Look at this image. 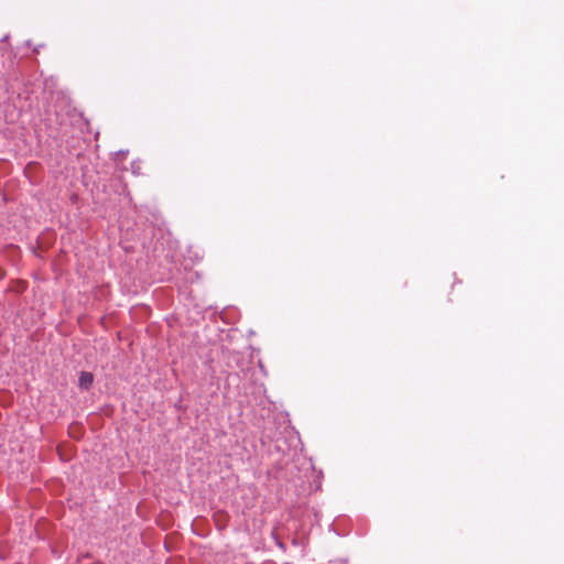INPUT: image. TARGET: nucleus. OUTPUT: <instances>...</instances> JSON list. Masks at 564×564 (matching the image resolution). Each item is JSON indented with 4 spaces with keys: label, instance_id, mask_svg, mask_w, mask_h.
Wrapping results in <instances>:
<instances>
[{
    "label": "nucleus",
    "instance_id": "3",
    "mask_svg": "<svg viewBox=\"0 0 564 564\" xmlns=\"http://www.w3.org/2000/svg\"><path fill=\"white\" fill-rule=\"evenodd\" d=\"M6 275V272L3 271V269L0 268V280H2Z\"/></svg>",
    "mask_w": 564,
    "mask_h": 564
},
{
    "label": "nucleus",
    "instance_id": "1",
    "mask_svg": "<svg viewBox=\"0 0 564 564\" xmlns=\"http://www.w3.org/2000/svg\"><path fill=\"white\" fill-rule=\"evenodd\" d=\"M94 381V377L90 372L83 371L79 377V387L88 389Z\"/></svg>",
    "mask_w": 564,
    "mask_h": 564
},
{
    "label": "nucleus",
    "instance_id": "2",
    "mask_svg": "<svg viewBox=\"0 0 564 564\" xmlns=\"http://www.w3.org/2000/svg\"><path fill=\"white\" fill-rule=\"evenodd\" d=\"M272 535H273V538L275 539L276 544H278L280 547H282V541L280 540L279 529H274V530L272 531Z\"/></svg>",
    "mask_w": 564,
    "mask_h": 564
}]
</instances>
